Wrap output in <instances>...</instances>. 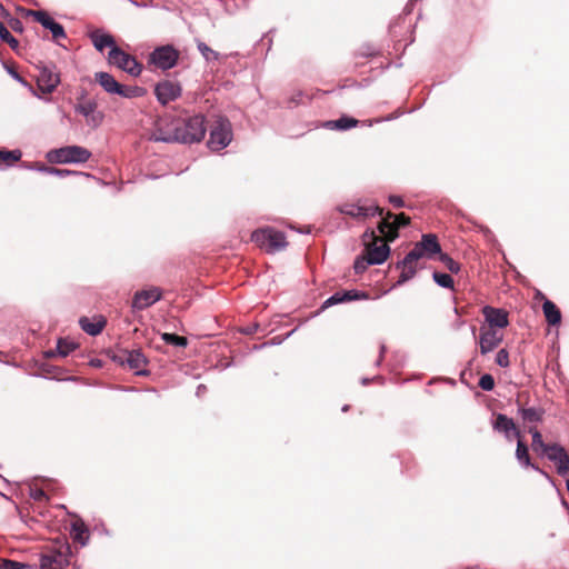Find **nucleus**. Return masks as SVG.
I'll list each match as a JSON object with an SVG mask.
<instances>
[{
    "label": "nucleus",
    "instance_id": "49",
    "mask_svg": "<svg viewBox=\"0 0 569 569\" xmlns=\"http://www.w3.org/2000/svg\"><path fill=\"white\" fill-rule=\"evenodd\" d=\"M389 202L395 207V208H402L405 206V201L401 197L399 196H390L389 197Z\"/></svg>",
    "mask_w": 569,
    "mask_h": 569
},
{
    "label": "nucleus",
    "instance_id": "32",
    "mask_svg": "<svg viewBox=\"0 0 569 569\" xmlns=\"http://www.w3.org/2000/svg\"><path fill=\"white\" fill-rule=\"evenodd\" d=\"M22 152L20 150H7L0 149V163H3L8 167L18 162L21 159Z\"/></svg>",
    "mask_w": 569,
    "mask_h": 569
},
{
    "label": "nucleus",
    "instance_id": "4",
    "mask_svg": "<svg viewBox=\"0 0 569 569\" xmlns=\"http://www.w3.org/2000/svg\"><path fill=\"white\" fill-rule=\"evenodd\" d=\"M251 240L268 253H274L287 247L284 233L270 227L253 231Z\"/></svg>",
    "mask_w": 569,
    "mask_h": 569
},
{
    "label": "nucleus",
    "instance_id": "1",
    "mask_svg": "<svg viewBox=\"0 0 569 569\" xmlns=\"http://www.w3.org/2000/svg\"><path fill=\"white\" fill-rule=\"evenodd\" d=\"M363 253L369 258V262L380 264L387 260L390 253L389 240L383 234L378 236L373 230H367L363 236Z\"/></svg>",
    "mask_w": 569,
    "mask_h": 569
},
{
    "label": "nucleus",
    "instance_id": "26",
    "mask_svg": "<svg viewBox=\"0 0 569 569\" xmlns=\"http://www.w3.org/2000/svg\"><path fill=\"white\" fill-rule=\"evenodd\" d=\"M492 427L496 431L503 432L508 440L511 439V433L517 438V431H520L513 420L502 413L497 415Z\"/></svg>",
    "mask_w": 569,
    "mask_h": 569
},
{
    "label": "nucleus",
    "instance_id": "21",
    "mask_svg": "<svg viewBox=\"0 0 569 569\" xmlns=\"http://www.w3.org/2000/svg\"><path fill=\"white\" fill-rule=\"evenodd\" d=\"M161 297L162 292L157 287L150 288L148 290L137 291L132 299V308L143 310L159 301Z\"/></svg>",
    "mask_w": 569,
    "mask_h": 569
},
{
    "label": "nucleus",
    "instance_id": "9",
    "mask_svg": "<svg viewBox=\"0 0 569 569\" xmlns=\"http://www.w3.org/2000/svg\"><path fill=\"white\" fill-rule=\"evenodd\" d=\"M410 223V218L403 212L395 214L392 212H387L386 217L381 219L378 224V230L380 234H383L387 240L393 241L398 238L399 228L406 227Z\"/></svg>",
    "mask_w": 569,
    "mask_h": 569
},
{
    "label": "nucleus",
    "instance_id": "28",
    "mask_svg": "<svg viewBox=\"0 0 569 569\" xmlns=\"http://www.w3.org/2000/svg\"><path fill=\"white\" fill-rule=\"evenodd\" d=\"M70 535L73 541L81 546H86L90 538L89 529L81 519H77L72 522Z\"/></svg>",
    "mask_w": 569,
    "mask_h": 569
},
{
    "label": "nucleus",
    "instance_id": "19",
    "mask_svg": "<svg viewBox=\"0 0 569 569\" xmlns=\"http://www.w3.org/2000/svg\"><path fill=\"white\" fill-rule=\"evenodd\" d=\"M154 94L158 101L166 106L167 103L174 101L181 94V87L173 81L164 80L157 83L154 88Z\"/></svg>",
    "mask_w": 569,
    "mask_h": 569
},
{
    "label": "nucleus",
    "instance_id": "37",
    "mask_svg": "<svg viewBox=\"0 0 569 569\" xmlns=\"http://www.w3.org/2000/svg\"><path fill=\"white\" fill-rule=\"evenodd\" d=\"M439 260L445 264V267L452 273H458L460 271V264L455 261L447 253H440Z\"/></svg>",
    "mask_w": 569,
    "mask_h": 569
},
{
    "label": "nucleus",
    "instance_id": "18",
    "mask_svg": "<svg viewBox=\"0 0 569 569\" xmlns=\"http://www.w3.org/2000/svg\"><path fill=\"white\" fill-rule=\"evenodd\" d=\"M28 14L32 16L34 18V20L37 22H39L42 27L50 30L54 41H59L60 39L66 38V32H64L63 27L60 23L56 22L49 16L48 12L41 11V10H39V11L29 10Z\"/></svg>",
    "mask_w": 569,
    "mask_h": 569
},
{
    "label": "nucleus",
    "instance_id": "31",
    "mask_svg": "<svg viewBox=\"0 0 569 569\" xmlns=\"http://www.w3.org/2000/svg\"><path fill=\"white\" fill-rule=\"evenodd\" d=\"M519 413L526 423L540 422L543 418L545 410L542 408H519Z\"/></svg>",
    "mask_w": 569,
    "mask_h": 569
},
{
    "label": "nucleus",
    "instance_id": "51",
    "mask_svg": "<svg viewBox=\"0 0 569 569\" xmlns=\"http://www.w3.org/2000/svg\"><path fill=\"white\" fill-rule=\"evenodd\" d=\"M528 432L533 437L535 432H540L536 427L529 426Z\"/></svg>",
    "mask_w": 569,
    "mask_h": 569
},
{
    "label": "nucleus",
    "instance_id": "5",
    "mask_svg": "<svg viewBox=\"0 0 569 569\" xmlns=\"http://www.w3.org/2000/svg\"><path fill=\"white\" fill-rule=\"evenodd\" d=\"M91 157V152L80 146H66L48 152V160L51 163H83Z\"/></svg>",
    "mask_w": 569,
    "mask_h": 569
},
{
    "label": "nucleus",
    "instance_id": "24",
    "mask_svg": "<svg viewBox=\"0 0 569 569\" xmlns=\"http://www.w3.org/2000/svg\"><path fill=\"white\" fill-rule=\"evenodd\" d=\"M89 38L93 47L100 52H102L107 47H109L110 50L113 47H117L114 38L110 33L103 32L101 29H96L89 32Z\"/></svg>",
    "mask_w": 569,
    "mask_h": 569
},
{
    "label": "nucleus",
    "instance_id": "14",
    "mask_svg": "<svg viewBox=\"0 0 569 569\" xmlns=\"http://www.w3.org/2000/svg\"><path fill=\"white\" fill-rule=\"evenodd\" d=\"M503 340V332L491 328L480 327L478 343L481 355L493 351Z\"/></svg>",
    "mask_w": 569,
    "mask_h": 569
},
{
    "label": "nucleus",
    "instance_id": "8",
    "mask_svg": "<svg viewBox=\"0 0 569 569\" xmlns=\"http://www.w3.org/2000/svg\"><path fill=\"white\" fill-rule=\"evenodd\" d=\"M108 62L133 77H138L142 71V66L137 59L118 47L109 51Z\"/></svg>",
    "mask_w": 569,
    "mask_h": 569
},
{
    "label": "nucleus",
    "instance_id": "25",
    "mask_svg": "<svg viewBox=\"0 0 569 569\" xmlns=\"http://www.w3.org/2000/svg\"><path fill=\"white\" fill-rule=\"evenodd\" d=\"M79 325L86 333H88L90 336H97L106 327L107 320L103 316H97V317H93L92 319L82 317L79 320Z\"/></svg>",
    "mask_w": 569,
    "mask_h": 569
},
{
    "label": "nucleus",
    "instance_id": "30",
    "mask_svg": "<svg viewBox=\"0 0 569 569\" xmlns=\"http://www.w3.org/2000/svg\"><path fill=\"white\" fill-rule=\"evenodd\" d=\"M542 311L547 322L550 326H557L561 322V312L560 309L551 301L546 300L542 305Z\"/></svg>",
    "mask_w": 569,
    "mask_h": 569
},
{
    "label": "nucleus",
    "instance_id": "16",
    "mask_svg": "<svg viewBox=\"0 0 569 569\" xmlns=\"http://www.w3.org/2000/svg\"><path fill=\"white\" fill-rule=\"evenodd\" d=\"M410 251L416 252L419 259L423 257L431 258L436 253H441V247L436 234L427 233Z\"/></svg>",
    "mask_w": 569,
    "mask_h": 569
},
{
    "label": "nucleus",
    "instance_id": "40",
    "mask_svg": "<svg viewBox=\"0 0 569 569\" xmlns=\"http://www.w3.org/2000/svg\"><path fill=\"white\" fill-rule=\"evenodd\" d=\"M369 264H372V263L369 262V258L365 253H362V256L358 257L355 261V264H353L355 272L357 274L365 272V270L368 268Z\"/></svg>",
    "mask_w": 569,
    "mask_h": 569
},
{
    "label": "nucleus",
    "instance_id": "34",
    "mask_svg": "<svg viewBox=\"0 0 569 569\" xmlns=\"http://www.w3.org/2000/svg\"><path fill=\"white\" fill-rule=\"evenodd\" d=\"M161 339L167 343L176 347H187L188 340L186 337L178 336L174 333L164 332L161 335Z\"/></svg>",
    "mask_w": 569,
    "mask_h": 569
},
{
    "label": "nucleus",
    "instance_id": "47",
    "mask_svg": "<svg viewBox=\"0 0 569 569\" xmlns=\"http://www.w3.org/2000/svg\"><path fill=\"white\" fill-rule=\"evenodd\" d=\"M0 565L2 569H22L24 567L21 562L7 559H1Z\"/></svg>",
    "mask_w": 569,
    "mask_h": 569
},
{
    "label": "nucleus",
    "instance_id": "29",
    "mask_svg": "<svg viewBox=\"0 0 569 569\" xmlns=\"http://www.w3.org/2000/svg\"><path fill=\"white\" fill-rule=\"evenodd\" d=\"M358 123H359V120L343 114L342 117H340L337 120H330V121L325 122L323 127L327 129H330V130L345 131V130L357 127Z\"/></svg>",
    "mask_w": 569,
    "mask_h": 569
},
{
    "label": "nucleus",
    "instance_id": "46",
    "mask_svg": "<svg viewBox=\"0 0 569 569\" xmlns=\"http://www.w3.org/2000/svg\"><path fill=\"white\" fill-rule=\"evenodd\" d=\"M31 497L34 501L38 502H47L49 500L48 495L44 492V490L37 488L31 490Z\"/></svg>",
    "mask_w": 569,
    "mask_h": 569
},
{
    "label": "nucleus",
    "instance_id": "17",
    "mask_svg": "<svg viewBox=\"0 0 569 569\" xmlns=\"http://www.w3.org/2000/svg\"><path fill=\"white\" fill-rule=\"evenodd\" d=\"M542 455H546L550 461L556 463L557 472L560 476H563L568 472L569 455L563 447L558 443H552L542 452Z\"/></svg>",
    "mask_w": 569,
    "mask_h": 569
},
{
    "label": "nucleus",
    "instance_id": "53",
    "mask_svg": "<svg viewBox=\"0 0 569 569\" xmlns=\"http://www.w3.org/2000/svg\"><path fill=\"white\" fill-rule=\"evenodd\" d=\"M567 490L569 492V479L567 480Z\"/></svg>",
    "mask_w": 569,
    "mask_h": 569
},
{
    "label": "nucleus",
    "instance_id": "50",
    "mask_svg": "<svg viewBox=\"0 0 569 569\" xmlns=\"http://www.w3.org/2000/svg\"><path fill=\"white\" fill-rule=\"evenodd\" d=\"M301 97H302V92H298L296 96L292 97V100L295 102L299 103L301 100Z\"/></svg>",
    "mask_w": 569,
    "mask_h": 569
},
{
    "label": "nucleus",
    "instance_id": "6",
    "mask_svg": "<svg viewBox=\"0 0 569 569\" xmlns=\"http://www.w3.org/2000/svg\"><path fill=\"white\" fill-rule=\"evenodd\" d=\"M179 118L163 117L154 123L150 139L162 142H180L184 137L180 136Z\"/></svg>",
    "mask_w": 569,
    "mask_h": 569
},
{
    "label": "nucleus",
    "instance_id": "10",
    "mask_svg": "<svg viewBox=\"0 0 569 569\" xmlns=\"http://www.w3.org/2000/svg\"><path fill=\"white\" fill-rule=\"evenodd\" d=\"M231 141V123L228 119L219 117L210 131L208 146L212 150H221Z\"/></svg>",
    "mask_w": 569,
    "mask_h": 569
},
{
    "label": "nucleus",
    "instance_id": "22",
    "mask_svg": "<svg viewBox=\"0 0 569 569\" xmlns=\"http://www.w3.org/2000/svg\"><path fill=\"white\" fill-rule=\"evenodd\" d=\"M340 212L352 218H367L370 216L383 214V209L376 207H365L356 203H345L340 207Z\"/></svg>",
    "mask_w": 569,
    "mask_h": 569
},
{
    "label": "nucleus",
    "instance_id": "44",
    "mask_svg": "<svg viewBox=\"0 0 569 569\" xmlns=\"http://www.w3.org/2000/svg\"><path fill=\"white\" fill-rule=\"evenodd\" d=\"M345 302V298L342 297V291H338L331 297H329L325 302L322 308H328L330 306Z\"/></svg>",
    "mask_w": 569,
    "mask_h": 569
},
{
    "label": "nucleus",
    "instance_id": "43",
    "mask_svg": "<svg viewBox=\"0 0 569 569\" xmlns=\"http://www.w3.org/2000/svg\"><path fill=\"white\" fill-rule=\"evenodd\" d=\"M198 49L207 60L217 59L218 57V53L208 47L204 42H199Z\"/></svg>",
    "mask_w": 569,
    "mask_h": 569
},
{
    "label": "nucleus",
    "instance_id": "41",
    "mask_svg": "<svg viewBox=\"0 0 569 569\" xmlns=\"http://www.w3.org/2000/svg\"><path fill=\"white\" fill-rule=\"evenodd\" d=\"M479 387L485 391H490L495 388V379L491 375H483L478 382Z\"/></svg>",
    "mask_w": 569,
    "mask_h": 569
},
{
    "label": "nucleus",
    "instance_id": "48",
    "mask_svg": "<svg viewBox=\"0 0 569 569\" xmlns=\"http://www.w3.org/2000/svg\"><path fill=\"white\" fill-rule=\"evenodd\" d=\"M8 24L14 32H22L23 30L22 21L18 18H10Z\"/></svg>",
    "mask_w": 569,
    "mask_h": 569
},
{
    "label": "nucleus",
    "instance_id": "7",
    "mask_svg": "<svg viewBox=\"0 0 569 569\" xmlns=\"http://www.w3.org/2000/svg\"><path fill=\"white\" fill-rule=\"evenodd\" d=\"M180 136L184 139H180L182 143L199 142L202 140L206 133L204 117L202 114H196L188 118H179Z\"/></svg>",
    "mask_w": 569,
    "mask_h": 569
},
{
    "label": "nucleus",
    "instance_id": "52",
    "mask_svg": "<svg viewBox=\"0 0 569 569\" xmlns=\"http://www.w3.org/2000/svg\"><path fill=\"white\" fill-rule=\"evenodd\" d=\"M47 356H48V357H52V356H54V351H48V352H47Z\"/></svg>",
    "mask_w": 569,
    "mask_h": 569
},
{
    "label": "nucleus",
    "instance_id": "11",
    "mask_svg": "<svg viewBox=\"0 0 569 569\" xmlns=\"http://www.w3.org/2000/svg\"><path fill=\"white\" fill-rule=\"evenodd\" d=\"M179 51L170 44L156 48L150 54L149 61L157 68L168 70L177 64Z\"/></svg>",
    "mask_w": 569,
    "mask_h": 569
},
{
    "label": "nucleus",
    "instance_id": "33",
    "mask_svg": "<svg viewBox=\"0 0 569 569\" xmlns=\"http://www.w3.org/2000/svg\"><path fill=\"white\" fill-rule=\"evenodd\" d=\"M76 348H78V345L76 342L64 338H60L57 342V353L61 357H67Z\"/></svg>",
    "mask_w": 569,
    "mask_h": 569
},
{
    "label": "nucleus",
    "instance_id": "12",
    "mask_svg": "<svg viewBox=\"0 0 569 569\" xmlns=\"http://www.w3.org/2000/svg\"><path fill=\"white\" fill-rule=\"evenodd\" d=\"M74 110L86 118L87 124L91 128L99 127L104 119V114L98 111L97 102L91 99L79 98Z\"/></svg>",
    "mask_w": 569,
    "mask_h": 569
},
{
    "label": "nucleus",
    "instance_id": "39",
    "mask_svg": "<svg viewBox=\"0 0 569 569\" xmlns=\"http://www.w3.org/2000/svg\"><path fill=\"white\" fill-rule=\"evenodd\" d=\"M550 445L543 442L541 432H535V435L532 437V443H531L533 451H536V452L540 451L542 453Z\"/></svg>",
    "mask_w": 569,
    "mask_h": 569
},
{
    "label": "nucleus",
    "instance_id": "42",
    "mask_svg": "<svg viewBox=\"0 0 569 569\" xmlns=\"http://www.w3.org/2000/svg\"><path fill=\"white\" fill-rule=\"evenodd\" d=\"M496 363L502 368H507L510 366V361H509V352L507 349H500L498 352H497V356H496Z\"/></svg>",
    "mask_w": 569,
    "mask_h": 569
},
{
    "label": "nucleus",
    "instance_id": "2",
    "mask_svg": "<svg viewBox=\"0 0 569 569\" xmlns=\"http://www.w3.org/2000/svg\"><path fill=\"white\" fill-rule=\"evenodd\" d=\"M70 547L67 542L54 541L47 546L40 558V569H63L69 565Z\"/></svg>",
    "mask_w": 569,
    "mask_h": 569
},
{
    "label": "nucleus",
    "instance_id": "13",
    "mask_svg": "<svg viewBox=\"0 0 569 569\" xmlns=\"http://www.w3.org/2000/svg\"><path fill=\"white\" fill-rule=\"evenodd\" d=\"M37 84L41 92L51 93L60 83V76L54 66L38 67Z\"/></svg>",
    "mask_w": 569,
    "mask_h": 569
},
{
    "label": "nucleus",
    "instance_id": "23",
    "mask_svg": "<svg viewBox=\"0 0 569 569\" xmlns=\"http://www.w3.org/2000/svg\"><path fill=\"white\" fill-rule=\"evenodd\" d=\"M121 365L127 363L129 368L137 370V373H143L142 368L147 365V358L140 350H123L117 356Z\"/></svg>",
    "mask_w": 569,
    "mask_h": 569
},
{
    "label": "nucleus",
    "instance_id": "27",
    "mask_svg": "<svg viewBox=\"0 0 569 569\" xmlns=\"http://www.w3.org/2000/svg\"><path fill=\"white\" fill-rule=\"evenodd\" d=\"M516 458L523 467H531L536 470H539V468L531 462L529 449L527 443L523 441L521 431H517Z\"/></svg>",
    "mask_w": 569,
    "mask_h": 569
},
{
    "label": "nucleus",
    "instance_id": "36",
    "mask_svg": "<svg viewBox=\"0 0 569 569\" xmlns=\"http://www.w3.org/2000/svg\"><path fill=\"white\" fill-rule=\"evenodd\" d=\"M433 280L437 284H439L442 288L453 289V279L450 274L441 273V272H433L432 274Z\"/></svg>",
    "mask_w": 569,
    "mask_h": 569
},
{
    "label": "nucleus",
    "instance_id": "45",
    "mask_svg": "<svg viewBox=\"0 0 569 569\" xmlns=\"http://www.w3.org/2000/svg\"><path fill=\"white\" fill-rule=\"evenodd\" d=\"M39 170L47 173L57 174L59 177H64L70 173L68 170H62L54 167H47L44 164L39 166Z\"/></svg>",
    "mask_w": 569,
    "mask_h": 569
},
{
    "label": "nucleus",
    "instance_id": "20",
    "mask_svg": "<svg viewBox=\"0 0 569 569\" xmlns=\"http://www.w3.org/2000/svg\"><path fill=\"white\" fill-rule=\"evenodd\" d=\"M419 260L416 252L409 251L403 260L397 262L396 268L401 270L397 284H403L415 277Z\"/></svg>",
    "mask_w": 569,
    "mask_h": 569
},
{
    "label": "nucleus",
    "instance_id": "3",
    "mask_svg": "<svg viewBox=\"0 0 569 569\" xmlns=\"http://www.w3.org/2000/svg\"><path fill=\"white\" fill-rule=\"evenodd\" d=\"M94 80L102 89L110 94H118L123 98H137L144 94V89L138 86L128 87L118 82L114 77L108 72H96Z\"/></svg>",
    "mask_w": 569,
    "mask_h": 569
},
{
    "label": "nucleus",
    "instance_id": "35",
    "mask_svg": "<svg viewBox=\"0 0 569 569\" xmlns=\"http://www.w3.org/2000/svg\"><path fill=\"white\" fill-rule=\"evenodd\" d=\"M0 39L13 50L19 47V41L10 33L3 23H0Z\"/></svg>",
    "mask_w": 569,
    "mask_h": 569
},
{
    "label": "nucleus",
    "instance_id": "15",
    "mask_svg": "<svg viewBox=\"0 0 569 569\" xmlns=\"http://www.w3.org/2000/svg\"><path fill=\"white\" fill-rule=\"evenodd\" d=\"M482 315L485 317L486 325H482L481 327L502 331V329L509 325L508 312L503 309L486 306L482 308Z\"/></svg>",
    "mask_w": 569,
    "mask_h": 569
},
{
    "label": "nucleus",
    "instance_id": "38",
    "mask_svg": "<svg viewBox=\"0 0 569 569\" xmlns=\"http://www.w3.org/2000/svg\"><path fill=\"white\" fill-rule=\"evenodd\" d=\"M342 297L345 298V302H347L352 300L369 299V293L358 290H348L342 291Z\"/></svg>",
    "mask_w": 569,
    "mask_h": 569
}]
</instances>
